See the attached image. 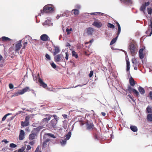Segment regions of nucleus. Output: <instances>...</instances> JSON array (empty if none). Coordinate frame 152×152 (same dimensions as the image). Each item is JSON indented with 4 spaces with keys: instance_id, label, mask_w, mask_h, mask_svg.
<instances>
[{
    "instance_id": "a18cd8bd",
    "label": "nucleus",
    "mask_w": 152,
    "mask_h": 152,
    "mask_svg": "<svg viewBox=\"0 0 152 152\" xmlns=\"http://www.w3.org/2000/svg\"><path fill=\"white\" fill-rule=\"evenodd\" d=\"M45 57L47 60H50L51 59L49 55L46 54L45 56Z\"/></svg>"
},
{
    "instance_id": "7c9ffc66",
    "label": "nucleus",
    "mask_w": 152,
    "mask_h": 152,
    "mask_svg": "<svg viewBox=\"0 0 152 152\" xmlns=\"http://www.w3.org/2000/svg\"><path fill=\"white\" fill-rule=\"evenodd\" d=\"M107 26L108 28L113 29L115 28V26L113 24L108 23L107 24Z\"/></svg>"
},
{
    "instance_id": "5fc2aeb1",
    "label": "nucleus",
    "mask_w": 152,
    "mask_h": 152,
    "mask_svg": "<svg viewBox=\"0 0 152 152\" xmlns=\"http://www.w3.org/2000/svg\"><path fill=\"white\" fill-rule=\"evenodd\" d=\"M93 74V71H91L89 74V77H92Z\"/></svg>"
},
{
    "instance_id": "2f4dec72",
    "label": "nucleus",
    "mask_w": 152,
    "mask_h": 152,
    "mask_svg": "<svg viewBox=\"0 0 152 152\" xmlns=\"http://www.w3.org/2000/svg\"><path fill=\"white\" fill-rule=\"evenodd\" d=\"M72 54L73 56H74L76 58H77L78 57L77 54L74 50L72 51Z\"/></svg>"
},
{
    "instance_id": "052dcab7",
    "label": "nucleus",
    "mask_w": 152,
    "mask_h": 152,
    "mask_svg": "<svg viewBox=\"0 0 152 152\" xmlns=\"http://www.w3.org/2000/svg\"><path fill=\"white\" fill-rule=\"evenodd\" d=\"M144 49L143 48H141L140 49L139 51V54L140 53H143Z\"/></svg>"
},
{
    "instance_id": "338daca9",
    "label": "nucleus",
    "mask_w": 152,
    "mask_h": 152,
    "mask_svg": "<svg viewBox=\"0 0 152 152\" xmlns=\"http://www.w3.org/2000/svg\"><path fill=\"white\" fill-rule=\"evenodd\" d=\"M31 149V146L29 145H28L27 146V148H26V150H30Z\"/></svg>"
},
{
    "instance_id": "4c0bfd02",
    "label": "nucleus",
    "mask_w": 152,
    "mask_h": 152,
    "mask_svg": "<svg viewBox=\"0 0 152 152\" xmlns=\"http://www.w3.org/2000/svg\"><path fill=\"white\" fill-rule=\"evenodd\" d=\"M20 91H19L18 92H15L14 93V94L13 95V96H17L19 95H22V94H20Z\"/></svg>"
},
{
    "instance_id": "de8ad7c7",
    "label": "nucleus",
    "mask_w": 152,
    "mask_h": 152,
    "mask_svg": "<svg viewBox=\"0 0 152 152\" xmlns=\"http://www.w3.org/2000/svg\"><path fill=\"white\" fill-rule=\"evenodd\" d=\"M51 65L52 67L54 69H55L56 68V65L54 64V63H52Z\"/></svg>"
},
{
    "instance_id": "2eb2a0df",
    "label": "nucleus",
    "mask_w": 152,
    "mask_h": 152,
    "mask_svg": "<svg viewBox=\"0 0 152 152\" xmlns=\"http://www.w3.org/2000/svg\"><path fill=\"white\" fill-rule=\"evenodd\" d=\"M50 140L49 138H47L45 139L43 143V147H45L48 144Z\"/></svg>"
},
{
    "instance_id": "a878e982",
    "label": "nucleus",
    "mask_w": 152,
    "mask_h": 152,
    "mask_svg": "<svg viewBox=\"0 0 152 152\" xmlns=\"http://www.w3.org/2000/svg\"><path fill=\"white\" fill-rule=\"evenodd\" d=\"M130 129L134 132H136L137 130V128L135 126H130Z\"/></svg>"
},
{
    "instance_id": "3c124183",
    "label": "nucleus",
    "mask_w": 152,
    "mask_h": 152,
    "mask_svg": "<svg viewBox=\"0 0 152 152\" xmlns=\"http://www.w3.org/2000/svg\"><path fill=\"white\" fill-rule=\"evenodd\" d=\"M139 56L140 58L141 59L143 58L144 56L143 53L139 54Z\"/></svg>"
},
{
    "instance_id": "864d4df0",
    "label": "nucleus",
    "mask_w": 152,
    "mask_h": 152,
    "mask_svg": "<svg viewBox=\"0 0 152 152\" xmlns=\"http://www.w3.org/2000/svg\"><path fill=\"white\" fill-rule=\"evenodd\" d=\"M82 86H83V85H77V86H75V87H74V86H73V87H69V88H63V89H66V88H74H74H76V87H78V86L82 87Z\"/></svg>"
},
{
    "instance_id": "13d9d810",
    "label": "nucleus",
    "mask_w": 152,
    "mask_h": 152,
    "mask_svg": "<svg viewBox=\"0 0 152 152\" xmlns=\"http://www.w3.org/2000/svg\"><path fill=\"white\" fill-rule=\"evenodd\" d=\"M149 4H150V2L149 1L147 2H145L144 3V4H143L146 7L148 6L149 5Z\"/></svg>"
},
{
    "instance_id": "bb28decb",
    "label": "nucleus",
    "mask_w": 152,
    "mask_h": 152,
    "mask_svg": "<svg viewBox=\"0 0 152 152\" xmlns=\"http://www.w3.org/2000/svg\"><path fill=\"white\" fill-rule=\"evenodd\" d=\"M72 12H73L74 14L75 15H78L79 13V10L77 9H73L72 11Z\"/></svg>"
},
{
    "instance_id": "423d86ee",
    "label": "nucleus",
    "mask_w": 152,
    "mask_h": 152,
    "mask_svg": "<svg viewBox=\"0 0 152 152\" xmlns=\"http://www.w3.org/2000/svg\"><path fill=\"white\" fill-rule=\"evenodd\" d=\"M38 128L34 129L31 132V133L29 135V138L30 140H32L35 138L36 135V133L35 132V131Z\"/></svg>"
},
{
    "instance_id": "aec40b11",
    "label": "nucleus",
    "mask_w": 152,
    "mask_h": 152,
    "mask_svg": "<svg viewBox=\"0 0 152 152\" xmlns=\"http://www.w3.org/2000/svg\"><path fill=\"white\" fill-rule=\"evenodd\" d=\"M147 119L148 121H152V113H150L147 115Z\"/></svg>"
},
{
    "instance_id": "393cba45",
    "label": "nucleus",
    "mask_w": 152,
    "mask_h": 152,
    "mask_svg": "<svg viewBox=\"0 0 152 152\" xmlns=\"http://www.w3.org/2000/svg\"><path fill=\"white\" fill-rule=\"evenodd\" d=\"M118 36L117 35V36L116 37H115V38H113L112 39V40H111V41L110 43V45H112L116 42V40H117V38L118 37Z\"/></svg>"
},
{
    "instance_id": "69168bd1",
    "label": "nucleus",
    "mask_w": 152,
    "mask_h": 152,
    "mask_svg": "<svg viewBox=\"0 0 152 152\" xmlns=\"http://www.w3.org/2000/svg\"><path fill=\"white\" fill-rule=\"evenodd\" d=\"M128 96L133 101H134V99L132 98V96H131V95L129 94L128 95Z\"/></svg>"
},
{
    "instance_id": "5701e85b",
    "label": "nucleus",
    "mask_w": 152,
    "mask_h": 152,
    "mask_svg": "<svg viewBox=\"0 0 152 152\" xmlns=\"http://www.w3.org/2000/svg\"><path fill=\"white\" fill-rule=\"evenodd\" d=\"M1 39L4 42H6L7 41H10L11 40H12V39L10 38H9L8 37H1Z\"/></svg>"
},
{
    "instance_id": "e2e57ef3",
    "label": "nucleus",
    "mask_w": 152,
    "mask_h": 152,
    "mask_svg": "<svg viewBox=\"0 0 152 152\" xmlns=\"http://www.w3.org/2000/svg\"><path fill=\"white\" fill-rule=\"evenodd\" d=\"M132 61L133 64H136V61L135 59H132Z\"/></svg>"
},
{
    "instance_id": "680f3d73",
    "label": "nucleus",
    "mask_w": 152,
    "mask_h": 152,
    "mask_svg": "<svg viewBox=\"0 0 152 152\" xmlns=\"http://www.w3.org/2000/svg\"><path fill=\"white\" fill-rule=\"evenodd\" d=\"M66 32L67 33V34H70L71 33L70 32V31L69 30V29L68 28H67L66 30Z\"/></svg>"
},
{
    "instance_id": "f8f14e48",
    "label": "nucleus",
    "mask_w": 152,
    "mask_h": 152,
    "mask_svg": "<svg viewBox=\"0 0 152 152\" xmlns=\"http://www.w3.org/2000/svg\"><path fill=\"white\" fill-rule=\"evenodd\" d=\"M87 33L88 35H92L94 31V29L91 27H89L87 29Z\"/></svg>"
},
{
    "instance_id": "6ab92c4d",
    "label": "nucleus",
    "mask_w": 152,
    "mask_h": 152,
    "mask_svg": "<svg viewBox=\"0 0 152 152\" xmlns=\"http://www.w3.org/2000/svg\"><path fill=\"white\" fill-rule=\"evenodd\" d=\"M150 24L149 25L148 28L149 29L151 28V31L150 32V34L149 35H148V36H151V34H152V19H150Z\"/></svg>"
},
{
    "instance_id": "09e8293b",
    "label": "nucleus",
    "mask_w": 152,
    "mask_h": 152,
    "mask_svg": "<svg viewBox=\"0 0 152 152\" xmlns=\"http://www.w3.org/2000/svg\"><path fill=\"white\" fill-rule=\"evenodd\" d=\"M29 118L28 116H27L25 118V122H28L29 123Z\"/></svg>"
},
{
    "instance_id": "4d7b16f0",
    "label": "nucleus",
    "mask_w": 152,
    "mask_h": 152,
    "mask_svg": "<svg viewBox=\"0 0 152 152\" xmlns=\"http://www.w3.org/2000/svg\"><path fill=\"white\" fill-rule=\"evenodd\" d=\"M9 87L10 89H12L13 88L14 86L12 84L10 83L9 84Z\"/></svg>"
},
{
    "instance_id": "f3484780",
    "label": "nucleus",
    "mask_w": 152,
    "mask_h": 152,
    "mask_svg": "<svg viewBox=\"0 0 152 152\" xmlns=\"http://www.w3.org/2000/svg\"><path fill=\"white\" fill-rule=\"evenodd\" d=\"M138 90L141 94H144L145 93V91L143 88L139 86L138 88Z\"/></svg>"
},
{
    "instance_id": "79ce46f5",
    "label": "nucleus",
    "mask_w": 152,
    "mask_h": 152,
    "mask_svg": "<svg viewBox=\"0 0 152 152\" xmlns=\"http://www.w3.org/2000/svg\"><path fill=\"white\" fill-rule=\"evenodd\" d=\"M133 92L134 94H135L137 96H138L139 95V94L138 92V91H137V90L134 89L133 90Z\"/></svg>"
},
{
    "instance_id": "37998d69",
    "label": "nucleus",
    "mask_w": 152,
    "mask_h": 152,
    "mask_svg": "<svg viewBox=\"0 0 152 152\" xmlns=\"http://www.w3.org/2000/svg\"><path fill=\"white\" fill-rule=\"evenodd\" d=\"M17 145L14 143H11L10 145V146L12 148H14L17 147Z\"/></svg>"
},
{
    "instance_id": "72a5a7b5",
    "label": "nucleus",
    "mask_w": 152,
    "mask_h": 152,
    "mask_svg": "<svg viewBox=\"0 0 152 152\" xmlns=\"http://www.w3.org/2000/svg\"><path fill=\"white\" fill-rule=\"evenodd\" d=\"M146 110L148 113H152V109L150 107H148L146 108Z\"/></svg>"
},
{
    "instance_id": "58836bf2",
    "label": "nucleus",
    "mask_w": 152,
    "mask_h": 152,
    "mask_svg": "<svg viewBox=\"0 0 152 152\" xmlns=\"http://www.w3.org/2000/svg\"><path fill=\"white\" fill-rule=\"evenodd\" d=\"M117 26L118 27V31L117 33V35L118 36L119 34H120L121 31V28L120 24L118 25V26Z\"/></svg>"
},
{
    "instance_id": "4be33fe9",
    "label": "nucleus",
    "mask_w": 152,
    "mask_h": 152,
    "mask_svg": "<svg viewBox=\"0 0 152 152\" xmlns=\"http://www.w3.org/2000/svg\"><path fill=\"white\" fill-rule=\"evenodd\" d=\"M126 70L127 71H129L130 68V63L129 61V60H126Z\"/></svg>"
},
{
    "instance_id": "bf43d9fd",
    "label": "nucleus",
    "mask_w": 152,
    "mask_h": 152,
    "mask_svg": "<svg viewBox=\"0 0 152 152\" xmlns=\"http://www.w3.org/2000/svg\"><path fill=\"white\" fill-rule=\"evenodd\" d=\"M53 116L54 118V120H57L58 121V118L57 116L55 115H53Z\"/></svg>"
},
{
    "instance_id": "c85d7f7f",
    "label": "nucleus",
    "mask_w": 152,
    "mask_h": 152,
    "mask_svg": "<svg viewBox=\"0 0 152 152\" xmlns=\"http://www.w3.org/2000/svg\"><path fill=\"white\" fill-rule=\"evenodd\" d=\"M29 125V123L25 121H22L21 123V125L23 127L26 126H28Z\"/></svg>"
},
{
    "instance_id": "20e7f679",
    "label": "nucleus",
    "mask_w": 152,
    "mask_h": 152,
    "mask_svg": "<svg viewBox=\"0 0 152 152\" xmlns=\"http://www.w3.org/2000/svg\"><path fill=\"white\" fill-rule=\"evenodd\" d=\"M92 25L98 28H100L102 26V24L101 22L97 20H96L93 23H92Z\"/></svg>"
},
{
    "instance_id": "cd10ccee",
    "label": "nucleus",
    "mask_w": 152,
    "mask_h": 152,
    "mask_svg": "<svg viewBox=\"0 0 152 152\" xmlns=\"http://www.w3.org/2000/svg\"><path fill=\"white\" fill-rule=\"evenodd\" d=\"M71 135V132H69L66 136V139L67 140L69 139Z\"/></svg>"
},
{
    "instance_id": "f03ea898",
    "label": "nucleus",
    "mask_w": 152,
    "mask_h": 152,
    "mask_svg": "<svg viewBox=\"0 0 152 152\" xmlns=\"http://www.w3.org/2000/svg\"><path fill=\"white\" fill-rule=\"evenodd\" d=\"M50 6H51V5L49 4L45 6L43 10H41L42 13L43 14L44 13H49L53 11V8Z\"/></svg>"
},
{
    "instance_id": "0eeeda50",
    "label": "nucleus",
    "mask_w": 152,
    "mask_h": 152,
    "mask_svg": "<svg viewBox=\"0 0 152 152\" xmlns=\"http://www.w3.org/2000/svg\"><path fill=\"white\" fill-rule=\"evenodd\" d=\"M50 38L46 34H43L40 37V40H41L43 41H50Z\"/></svg>"
},
{
    "instance_id": "6e6552de",
    "label": "nucleus",
    "mask_w": 152,
    "mask_h": 152,
    "mask_svg": "<svg viewBox=\"0 0 152 152\" xmlns=\"http://www.w3.org/2000/svg\"><path fill=\"white\" fill-rule=\"evenodd\" d=\"M45 116H47L48 117L44 118L42 121V124H43L44 125H45V124L47 123L48 121H49L51 118L50 115L48 114H46Z\"/></svg>"
},
{
    "instance_id": "f257e3e1",
    "label": "nucleus",
    "mask_w": 152,
    "mask_h": 152,
    "mask_svg": "<svg viewBox=\"0 0 152 152\" xmlns=\"http://www.w3.org/2000/svg\"><path fill=\"white\" fill-rule=\"evenodd\" d=\"M129 48L131 55L134 56L137 52V46L136 43L134 42H131L130 44Z\"/></svg>"
},
{
    "instance_id": "ea45409f",
    "label": "nucleus",
    "mask_w": 152,
    "mask_h": 152,
    "mask_svg": "<svg viewBox=\"0 0 152 152\" xmlns=\"http://www.w3.org/2000/svg\"><path fill=\"white\" fill-rule=\"evenodd\" d=\"M46 135H48L49 136H50L52 137H53L54 138H56V137H55L54 135L53 134L51 133H48L47 134H45L44 136V137L45 138V136H46Z\"/></svg>"
},
{
    "instance_id": "e433bc0d",
    "label": "nucleus",
    "mask_w": 152,
    "mask_h": 152,
    "mask_svg": "<svg viewBox=\"0 0 152 152\" xmlns=\"http://www.w3.org/2000/svg\"><path fill=\"white\" fill-rule=\"evenodd\" d=\"M12 113H7L2 118V121H4L6 119V117H7V116H8V115H12Z\"/></svg>"
},
{
    "instance_id": "8fccbe9b",
    "label": "nucleus",
    "mask_w": 152,
    "mask_h": 152,
    "mask_svg": "<svg viewBox=\"0 0 152 152\" xmlns=\"http://www.w3.org/2000/svg\"><path fill=\"white\" fill-rule=\"evenodd\" d=\"M148 96L151 100H152V91H151L149 92Z\"/></svg>"
},
{
    "instance_id": "a211bd4d",
    "label": "nucleus",
    "mask_w": 152,
    "mask_h": 152,
    "mask_svg": "<svg viewBox=\"0 0 152 152\" xmlns=\"http://www.w3.org/2000/svg\"><path fill=\"white\" fill-rule=\"evenodd\" d=\"M29 89V88L28 87H26L24 88H23L22 90H20V94H23L25 92L27 91Z\"/></svg>"
},
{
    "instance_id": "9d476101",
    "label": "nucleus",
    "mask_w": 152,
    "mask_h": 152,
    "mask_svg": "<svg viewBox=\"0 0 152 152\" xmlns=\"http://www.w3.org/2000/svg\"><path fill=\"white\" fill-rule=\"evenodd\" d=\"M62 58L61 55L58 54L55 56L54 57V61L56 62H59L61 61Z\"/></svg>"
},
{
    "instance_id": "c03bdc74",
    "label": "nucleus",
    "mask_w": 152,
    "mask_h": 152,
    "mask_svg": "<svg viewBox=\"0 0 152 152\" xmlns=\"http://www.w3.org/2000/svg\"><path fill=\"white\" fill-rule=\"evenodd\" d=\"M25 149V148L24 147H22L18 150V152H23Z\"/></svg>"
},
{
    "instance_id": "a19ab883",
    "label": "nucleus",
    "mask_w": 152,
    "mask_h": 152,
    "mask_svg": "<svg viewBox=\"0 0 152 152\" xmlns=\"http://www.w3.org/2000/svg\"><path fill=\"white\" fill-rule=\"evenodd\" d=\"M67 140L65 139H64V140H62L61 141H60V143L62 145H65L66 143V140Z\"/></svg>"
},
{
    "instance_id": "6e6d98bb",
    "label": "nucleus",
    "mask_w": 152,
    "mask_h": 152,
    "mask_svg": "<svg viewBox=\"0 0 152 152\" xmlns=\"http://www.w3.org/2000/svg\"><path fill=\"white\" fill-rule=\"evenodd\" d=\"M75 7L77 9V10H79V9H80L81 7H80V6L79 5H78V4H77L75 6Z\"/></svg>"
},
{
    "instance_id": "1a4fd4ad",
    "label": "nucleus",
    "mask_w": 152,
    "mask_h": 152,
    "mask_svg": "<svg viewBox=\"0 0 152 152\" xmlns=\"http://www.w3.org/2000/svg\"><path fill=\"white\" fill-rule=\"evenodd\" d=\"M39 83L40 86L44 88H45L48 87L47 85L39 77Z\"/></svg>"
},
{
    "instance_id": "c9c22d12",
    "label": "nucleus",
    "mask_w": 152,
    "mask_h": 152,
    "mask_svg": "<svg viewBox=\"0 0 152 152\" xmlns=\"http://www.w3.org/2000/svg\"><path fill=\"white\" fill-rule=\"evenodd\" d=\"M147 11L148 14L151 15L152 12V9L151 7L147 8Z\"/></svg>"
},
{
    "instance_id": "473e14b6",
    "label": "nucleus",
    "mask_w": 152,
    "mask_h": 152,
    "mask_svg": "<svg viewBox=\"0 0 152 152\" xmlns=\"http://www.w3.org/2000/svg\"><path fill=\"white\" fill-rule=\"evenodd\" d=\"M121 1L124 2L125 3H129L132 4V0H120Z\"/></svg>"
},
{
    "instance_id": "b1692460",
    "label": "nucleus",
    "mask_w": 152,
    "mask_h": 152,
    "mask_svg": "<svg viewBox=\"0 0 152 152\" xmlns=\"http://www.w3.org/2000/svg\"><path fill=\"white\" fill-rule=\"evenodd\" d=\"M146 8V7L143 4H142V6H141V7L140 9V10L141 11H142L143 12L144 14H145V10Z\"/></svg>"
},
{
    "instance_id": "0e129e2a",
    "label": "nucleus",
    "mask_w": 152,
    "mask_h": 152,
    "mask_svg": "<svg viewBox=\"0 0 152 152\" xmlns=\"http://www.w3.org/2000/svg\"><path fill=\"white\" fill-rule=\"evenodd\" d=\"M2 142H4L5 143L7 144L8 143V141H7L6 140L4 139L2 141Z\"/></svg>"
},
{
    "instance_id": "603ef678",
    "label": "nucleus",
    "mask_w": 152,
    "mask_h": 152,
    "mask_svg": "<svg viewBox=\"0 0 152 152\" xmlns=\"http://www.w3.org/2000/svg\"><path fill=\"white\" fill-rule=\"evenodd\" d=\"M65 54H66L65 58L66 60H68V59L69 56V55L68 52H66Z\"/></svg>"
},
{
    "instance_id": "dca6fc26",
    "label": "nucleus",
    "mask_w": 152,
    "mask_h": 152,
    "mask_svg": "<svg viewBox=\"0 0 152 152\" xmlns=\"http://www.w3.org/2000/svg\"><path fill=\"white\" fill-rule=\"evenodd\" d=\"M129 83L130 85L132 86H133L135 85V81L134 79L131 77L129 79Z\"/></svg>"
},
{
    "instance_id": "774afa93",
    "label": "nucleus",
    "mask_w": 152,
    "mask_h": 152,
    "mask_svg": "<svg viewBox=\"0 0 152 152\" xmlns=\"http://www.w3.org/2000/svg\"><path fill=\"white\" fill-rule=\"evenodd\" d=\"M62 116H63V118L65 119L67 118V115L66 114H64L62 115Z\"/></svg>"
},
{
    "instance_id": "7ed1b4c3",
    "label": "nucleus",
    "mask_w": 152,
    "mask_h": 152,
    "mask_svg": "<svg viewBox=\"0 0 152 152\" xmlns=\"http://www.w3.org/2000/svg\"><path fill=\"white\" fill-rule=\"evenodd\" d=\"M86 126L87 129L89 130H92L94 128V126L92 123L87 121L86 123Z\"/></svg>"
},
{
    "instance_id": "4468645a",
    "label": "nucleus",
    "mask_w": 152,
    "mask_h": 152,
    "mask_svg": "<svg viewBox=\"0 0 152 152\" xmlns=\"http://www.w3.org/2000/svg\"><path fill=\"white\" fill-rule=\"evenodd\" d=\"M57 123V121L52 119L50 121L51 126L53 128H55L56 124Z\"/></svg>"
},
{
    "instance_id": "49530a36",
    "label": "nucleus",
    "mask_w": 152,
    "mask_h": 152,
    "mask_svg": "<svg viewBox=\"0 0 152 152\" xmlns=\"http://www.w3.org/2000/svg\"><path fill=\"white\" fill-rule=\"evenodd\" d=\"M33 79L36 82V83H37V77L36 76H34V75H33Z\"/></svg>"
},
{
    "instance_id": "9b49d317",
    "label": "nucleus",
    "mask_w": 152,
    "mask_h": 152,
    "mask_svg": "<svg viewBox=\"0 0 152 152\" xmlns=\"http://www.w3.org/2000/svg\"><path fill=\"white\" fill-rule=\"evenodd\" d=\"M25 135V132L23 130H21L20 131V133L19 136V139L20 140H22L23 139L24 136Z\"/></svg>"
},
{
    "instance_id": "39448f33",
    "label": "nucleus",
    "mask_w": 152,
    "mask_h": 152,
    "mask_svg": "<svg viewBox=\"0 0 152 152\" xmlns=\"http://www.w3.org/2000/svg\"><path fill=\"white\" fill-rule=\"evenodd\" d=\"M21 42L22 40H20L18 41L15 44V50L16 52H17L20 49L22 46Z\"/></svg>"
},
{
    "instance_id": "ddd939ff",
    "label": "nucleus",
    "mask_w": 152,
    "mask_h": 152,
    "mask_svg": "<svg viewBox=\"0 0 152 152\" xmlns=\"http://www.w3.org/2000/svg\"><path fill=\"white\" fill-rule=\"evenodd\" d=\"M54 52L53 53V55L55 56L60 51V49L59 48L58 46H55L54 47Z\"/></svg>"
},
{
    "instance_id": "c756f323",
    "label": "nucleus",
    "mask_w": 152,
    "mask_h": 152,
    "mask_svg": "<svg viewBox=\"0 0 152 152\" xmlns=\"http://www.w3.org/2000/svg\"><path fill=\"white\" fill-rule=\"evenodd\" d=\"M134 89L133 88L130 86H129L127 87V89L126 91H129V93H131L133 91Z\"/></svg>"
},
{
    "instance_id": "412c9836",
    "label": "nucleus",
    "mask_w": 152,
    "mask_h": 152,
    "mask_svg": "<svg viewBox=\"0 0 152 152\" xmlns=\"http://www.w3.org/2000/svg\"><path fill=\"white\" fill-rule=\"evenodd\" d=\"M25 39H26V41L27 42L28 41H29L31 43L32 40H33L31 37L28 35L25 36Z\"/></svg>"
},
{
    "instance_id": "f704fd0d",
    "label": "nucleus",
    "mask_w": 152,
    "mask_h": 152,
    "mask_svg": "<svg viewBox=\"0 0 152 152\" xmlns=\"http://www.w3.org/2000/svg\"><path fill=\"white\" fill-rule=\"evenodd\" d=\"M91 15H102L103 14V13L100 12H96L92 13L90 14Z\"/></svg>"
}]
</instances>
